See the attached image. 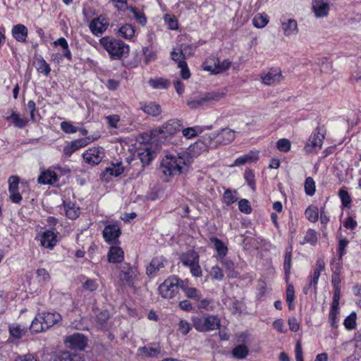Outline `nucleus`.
<instances>
[{
    "label": "nucleus",
    "instance_id": "nucleus-1",
    "mask_svg": "<svg viewBox=\"0 0 361 361\" xmlns=\"http://www.w3.org/2000/svg\"><path fill=\"white\" fill-rule=\"evenodd\" d=\"M188 161L185 153L167 154L163 157L160 169L166 177H172L183 173Z\"/></svg>",
    "mask_w": 361,
    "mask_h": 361
},
{
    "label": "nucleus",
    "instance_id": "nucleus-2",
    "mask_svg": "<svg viewBox=\"0 0 361 361\" xmlns=\"http://www.w3.org/2000/svg\"><path fill=\"white\" fill-rule=\"evenodd\" d=\"M99 43L113 60L126 58L129 54V46L119 39L106 36L99 39Z\"/></svg>",
    "mask_w": 361,
    "mask_h": 361
},
{
    "label": "nucleus",
    "instance_id": "nucleus-3",
    "mask_svg": "<svg viewBox=\"0 0 361 361\" xmlns=\"http://www.w3.org/2000/svg\"><path fill=\"white\" fill-rule=\"evenodd\" d=\"M192 326L200 332L214 331L220 327V319L216 315L205 314L191 317Z\"/></svg>",
    "mask_w": 361,
    "mask_h": 361
},
{
    "label": "nucleus",
    "instance_id": "nucleus-4",
    "mask_svg": "<svg viewBox=\"0 0 361 361\" xmlns=\"http://www.w3.org/2000/svg\"><path fill=\"white\" fill-rule=\"evenodd\" d=\"M235 132L230 128H225L211 133L207 135L208 145L210 147H216L219 145H226L234 140Z\"/></svg>",
    "mask_w": 361,
    "mask_h": 361
},
{
    "label": "nucleus",
    "instance_id": "nucleus-5",
    "mask_svg": "<svg viewBox=\"0 0 361 361\" xmlns=\"http://www.w3.org/2000/svg\"><path fill=\"white\" fill-rule=\"evenodd\" d=\"M326 129L324 126H317L311 133L304 150L309 154L317 153L322 149L325 138Z\"/></svg>",
    "mask_w": 361,
    "mask_h": 361
},
{
    "label": "nucleus",
    "instance_id": "nucleus-6",
    "mask_svg": "<svg viewBox=\"0 0 361 361\" xmlns=\"http://www.w3.org/2000/svg\"><path fill=\"white\" fill-rule=\"evenodd\" d=\"M181 281L183 280L176 276L168 277L159 286L158 290L159 294L164 298H173L178 293V289L180 288Z\"/></svg>",
    "mask_w": 361,
    "mask_h": 361
},
{
    "label": "nucleus",
    "instance_id": "nucleus-7",
    "mask_svg": "<svg viewBox=\"0 0 361 361\" xmlns=\"http://www.w3.org/2000/svg\"><path fill=\"white\" fill-rule=\"evenodd\" d=\"M231 62L228 60L220 61L219 59L212 57L207 59L202 65V69L209 71L213 74H219L228 69Z\"/></svg>",
    "mask_w": 361,
    "mask_h": 361
},
{
    "label": "nucleus",
    "instance_id": "nucleus-8",
    "mask_svg": "<svg viewBox=\"0 0 361 361\" xmlns=\"http://www.w3.org/2000/svg\"><path fill=\"white\" fill-rule=\"evenodd\" d=\"M182 129V121L177 119L168 121L161 127L154 130V135L166 137L168 135H173Z\"/></svg>",
    "mask_w": 361,
    "mask_h": 361
},
{
    "label": "nucleus",
    "instance_id": "nucleus-9",
    "mask_svg": "<svg viewBox=\"0 0 361 361\" xmlns=\"http://www.w3.org/2000/svg\"><path fill=\"white\" fill-rule=\"evenodd\" d=\"M82 157L87 164L92 166L97 165L104 157V150L102 147H93L87 149Z\"/></svg>",
    "mask_w": 361,
    "mask_h": 361
},
{
    "label": "nucleus",
    "instance_id": "nucleus-10",
    "mask_svg": "<svg viewBox=\"0 0 361 361\" xmlns=\"http://www.w3.org/2000/svg\"><path fill=\"white\" fill-rule=\"evenodd\" d=\"M139 274L137 267H132L128 263H124L121 266L120 278L130 286H134Z\"/></svg>",
    "mask_w": 361,
    "mask_h": 361
},
{
    "label": "nucleus",
    "instance_id": "nucleus-11",
    "mask_svg": "<svg viewBox=\"0 0 361 361\" xmlns=\"http://www.w3.org/2000/svg\"><path fill=\"white\" fill-rule=\"evenodd\" d=\"M262 82L265 85L274 86L283 80L281 71L278 68H271L267 73L260 75Z\"/></svg>",
    "mask_w": 361,
    "mask_h": 361
},
{
    "label": "nucleus",
    "instance_id": "nucleus-12",
    "mask_svg": "<svg viewBox=\"0 0 361 361\" xmlns=\"http://www.w3.org/2000/svg\"><path fill=\"white\" fill-rule=\"evenodd\" d=\"M65 343L71 349L83 350L87 346V338L82 334L75 333L66 337Z\"/></svg>",
    "mask_w": 361,
    "mask_h": 361
},
{
    "label": "nucleus",
    "instance_id": "nucleus-13",
    "mask_svg": "<svg viewBox=\"0 0 361 361\" xmlns=\"http://www.w3.org/2000/svg\"><path fill=\"white\" fill-rule=\"evenodd\" d=\"M121 228L118 224H109L105 226L103 231V237L106 243L111 245L119 243Z\"/></svg>",
    "mask_w": 361,
    "mask_h": 361
},
{
    "label": "nucleus",
    "instance_id": "nucleus-14",
    "mask_svg": "<svg viewBox=\"0 0 361 361\" xmlns=\"http://www.w3.org/2000/svg\"><path fill=\"white\" fill-rule=\"evenodd\" d=\"M9 198L13 203L18 204L22 201V196L18 191L19 178L12 176L8 178Z\"/></svg>",
    "mask_w": 361,
    "mask_h": 361
},
{
    "label": "nucleus",
    "instance_id": "nucleus-15",
    "mask_svg": "<svg viewBox=\"0 0 361 361\" xmlns=\"http://www.w3.org/2000/svg\"><path fill=\"white\" fill-rule=\"evenodd\" d=\"M166 260L162 256L154 257L146 267V274L150 277H154L157 273L164 268Z\"/></svg>",
    "mask_w": 361,
    "mask_h": 361
},
{
    "label": "nucleus",
    "instance_id": "nucleus-16",
    "mask_svg": "<svg viewBox=\"0 0 361 361\" xmlns=\"http://www.w3.org/2000/svg\"><path fill=\"white\" fill-rule=\"evenodd\" d=\"M109 24V20L106 17L100 16L90 23L89 27L94 35H99L106 31Z\"/></svg>",
    "mask_w": 361,
    "mask_h": 361
},
{
    "label": "nucleus",
    "instance_id": "nucleus-17",
    "mask_svg": "<svg viewBox=\"0 0 361 361\" xmlns=\"http://www.w3.org/2000/svg\"><path fill=\"white\" fill-rule=\"evenodd\" d=\"M39 240L42 247L52 250L57 243V235L53 231L47 230L40 235Z\"/></svg>",
    "mask_w": 361,
    "mask_h": 361
},
{
    "label": "nucleus",
    "instance_id": "nucleus-18",
    "mask_svg": "<svg viewBox=\"0 0 361 361\" xmlns=\"http://www.w3.org/2000/svg\"><path fill=\"white\" fill-rule=\"evenodd\" d=\"M180 289L183 291L185 295L188 298L199 301L202 298V293L199 289L189 286L188 279H185L181 281Z\"/></svg>",
    "mask_w": 361,
    "mask_h": 361
},
{
    "label": "nucleus",
    "instance_id": "nucleus-19",
    "mask_svg": "<svg viewBox=\"0 0 361 361\" xmlns=\"http://www.w3.org/2000/svg\"><path fill=\"white\" fill-rule=\"evenodd\" d=\"M40 318L42 319V322L44 326L48 329L53 326L61 320V316L56 312H43L39 314Z\"/></svg>",
    "mask_w": 361,
    "mask_h": 361
},
{
    "label": "nucleus",
    "instance_id": "nucleus-20",
    "mask_svg": "<svg viewBox=\"0 0 361 361\" xmlns=\"http://www.w3.org/2000/svg\"><path fill=\"white\" fill-rule=\"evenodd\" d=\"M281 28L286 37L296 35L298 32V23L294 19H287L281 21Z\"/></svg>",
    "mask_w": 361,
    "mask_h": 361
},
{
    "label": "nucleus",
    "instance_id": "nucleus-21",
    "mask_svg": "<svg viewBox=\"0 0 361 361\" xmlns=\"http://www.w3.org/2000/svg\"><path fill=\"white\" fill-rule=\"evenodd\" d=\"M312 9L317 18H323L328 15L329 5L324 0H313Z\"/></svg>",
    "mask_w": 361,
    "mask_h": 361
},
{
    "label": "nucleus",
    "instance_id": "nucleus-22",
    "mask_svg": "<svg viewBox=\"0 0 361 361\" xmlns=\"http://www.w3.org/2000/svg\"><path fill=\"white\" fill-rule=\"evenodd\" d=\"M13 37L19 42H24L26 41L28 30L27 27L23 24H17L13 25L11 30Z\"/></svg>",
    "mask_w": 361,
    "mask_h": 361
},
{
    "label": "nucleus",
    "instance_id": "nucleus-23",
    "mask_svg": "<svg viewBox=\"0 0 361 361\" xmlns=\"http://www.w3.org/2000/svg\"><path fill=\"white\" fill-rule=\"evenodd\" d=\"M259 159L258 151H250L248 153L238 157L233 166H242L247 163L256 162Z\"/></svg>",
    "mask_w": 361,
    "mask_h": 361
},
{
    "label": "nucleus",
    "instance_id": "nucleus-24",
    "mask_svg": "<svg viewBox=\"0 0 361 361\" xmlns=\"http://www.w3.org/2000/svg\"><path fill=\"white\" fill-rule=\"evenodd\" d=\"M140 354L148 357H157L161 353L159 343H150L138 349Z\"/></svg>",
    "mask_w": 361,
    "mask_h": 361
},
{
    "label": "nucleus",
    "instance_id": "nucleus-25",
    "mask_svg": "<svg viewBox=\"0 0 361 361\" xmlns=\"http://www.w3.org/2000/svg\"><path fill=\"white\" fill-rule=\"evenodd\" d=\"M200 257L197 252L188 250L180 257V262L185 267H189L199 262Z\"/></svg>",
    "mask_w": 361,
    "mask_h": 361
},
{
    "label": "nucleus",
    "instance_id": "nucleus-26",
    "mask_svg": "<svg viewBox=\"0 0 361 361\" xmlns=\"http://www.w3.org/2000/svg\"><path fill=\"white\" fill-rule=\"evenodd\" d=\"M59 178L56 173L52 170H47L43 171L38 178V182L42 184H56Z\"/></svg>",
    "mask_w": 361,
    "mask_h": 361
},
{
    "label": "nucleus",
    "instance_id": "nucleus-27",
    "mask_svg": "<svg viewBox=\"0 0 361 361\" xmlns=\"http://www.w3.org/2000/svg\"><path fill=\"white\" fill-rule=\"evenodd\" d=\"M124 259V252L117 246H111L108 253V259L111 263H120Z\"/></svg>",
    "mask_w": 361,
    "mask_h": 361
},
{
    "label": "nucleus",
    "instance_id": "nucleus-28",
    "mask_svg": "<svg viewBox=\"0 0 361 361\" xmlns=\"http://www.w3.org/2000/svg\"><path fill=\"white\" fill-rule=\"evenodd\" d=\"M138 157L143 166L148 165L155 157L156 153L149 147H145L138 152Z\"/></svg>",
    "mask_w": 361,
    "mask_h": 361
},
{
    "label": "nucleus",
    "instance_id": "nucleus-29",
    "mask_svg": "<svg viewBox=\"0 0 361 361\" xmlns=\"http://www.w3.org/2000/svg\"><path fill=\"white\" fill-rule=\"evenodd\" d=\"M204 128L211 129L212 126H207L206 128H203L200 126H195L193 127H188L185 128H182V133L183 135L187 139H192L197 136L199 134L202 133Z\"/></svg>",
    "mask_w": 361,
    "mask_h": 361
},
{
    "label": "nucleus",
    "instance_id": "nucleus-30",
    "mask_svg": "<svg viewBox=\"0 0 361 361\" xmlns=\"http://www.w3.org/2000/svg\"><path fill=\"white\" fill-rule=\"evenodd\" d=\"M6 121H10L13 125L18 128H25L29 122V120L25 117H20V115L16 112L6 118Z\"/></svg>",
    "mask_w": 361,
    "mask_h": 361
},
{
    "label": "nucleus",
    "instance_id": "nucleus-31",
    "mask_svg": "<svg viewBox=\"0 0 361 361\" xmlns=\"http://www.w3.org/2000/svg\"><path fill=\"white\" fill-rule=\"evenodd\" d=\"M135 30L134 26L129 23L123 25L118 28L117 31L118 35L126 39H133L135 35Z\"/></svg>",
    "mask_w": 361,
    "mask_h": 361
},
{
    "label": "nucleus",
    "instance_id": "nucleus-32",
    "mask_svg": "<svg viewBox=\"0 0 361 361\" xmlns=\"http://www.w3.org/2000/svg\"><path fill=\"white\" fill-rule=\"evenodd\" d=\"M224 96V93L220 91H212L202 94L205 105L212 104L220 101Z\"/></svg>",
    "mask_w": 361,
    "mask_h": 361
},
{
    "label": "nucleus",
    "instance_id": "nucleus-33",
    "mask_svg": "<svg viewBox=\"0 0 361 361\" xmlns=\"http://www.w3.org/2000/svg\"><path fill=\"white\" fill-rule=\"evenodd\" d=\"M325 263L322 259H318L316 262V267L314 269L313 275L310 276V285L316 286L318 283L321 272L324 269Z\"/></svg>",
    "mask_w": 361,
    "mask_h": 361
},
{
    "label": "nucleus",
    "instance_id": "nucleus-34",
    "mask_svg": "<svg viewBox=\"0 0 361 361\" xmlns=\"http://www.w3.org/2000/svg\"><path fill=\"white\" fill-rule=\"evenodd\" d=\"M66 215L71 219H75L80 215V208L71 202H63Z\"/></svg>",
    "mask_w": 361,
    "mask_h": 361
},
{
    "label": "nucleus",
    "instance_id": "nucleus-35",
    "mask_svg": "<svg viewBox=\"0 0 361 361\" xmlns=\"http://www.w3.org/2000/svg\"><path fill=\"white\" fill-rule=\"evenodd\" d=\"M141 109L145 113L152 116H159L161 111V106L158 104L153 102H148L145 103L142 106Z\"/></svg>",
    "mask_w": 361,
    "mask_h": 361
},
{
    "label": "nucleus",
    "instance_id": "nucleus-36",
    "mask_svg": "<svg viewBox=\"0 0 361 361\" xmlns=\"http://www.w3.org/2000/svg\"><path fill=\"white\" fill-rule=\"evenodd\" d=\"M210 241H211V243H213L214 249L216 250V251L218 253L219 257V258L224 257L227 254L228 248L224 245L223 241H221L220 239H219L216 237L211 238Z\"/></svg>",
    "mask_w": 361,
    "mask_h": 361
},
{
    "label": "nucleus",
    "instance_id": "nucleus-37",
    "mask_svg": "<svg viewBox=\"0 0 361 361\" xmlns=\"http://www.w3.org/2000/svg\"><path fill=\"white\" fill-rule=\"evenodd\" d=\"M54 46H60L63 49V56L68 61L72 60V54L68 43L64 37H60L54 42Z\"/></svg>",
    "mask_w": 361,
    "mask_h": 361
},
{
    "label": "nucleus",
    "instance_id": "nucleus-38",
    "mask_svg": "<svg viewBox=\"0 0 361 361\" xmlns=\"http://www.w3.org/2000/svg\"><path fill=\"white\" fill-rule=\"evenodd\" d=\"M148 84L155 90L166 89L169 86V82L163 78H150L148 81Z\"/></svg>",
    "mask_w": 361,
    "mask_h": 361
},
{
    "label": "nucleus",
    "instance_id": "nucleus-39",
    "mask_svg": "<svg viewBox=\"0 0 361 361\" xmlns=\"http://www.w3.org/2000/svg\"><path fill=\"white\" fill-rule=\"evenodd\" d=\"M37 71L43 73L45 76H48L51 72V68L49 63L41 56L36 59Z\"/></svg>",
    "mask_w": 361,
    "mask_h": 361
},
{
    "label": "nucleus",
    "instance_id": "nucleus-40",
    "mask_svg": "<svg viewBox=\"0 0 361 361\" xmlns=\"http://www.w3.org/2000/svg\"><path fill=\"white\" fill-rule=\"evenodd\" d=\"M269 23V17L266 13H257L252 18V25L257 28H263Z\"/></svg>",
    "mask_w": 361,
    "mask_h": 361
},
{
    "label": "nucleus",
    "instance_id": "nucleus-41",
    "mask_svg": "<svg viewBox=\"0 0 361 361\" xmlns=\"http://www.w3.org/2000/svg\"><path fill=\"white\" fill-rule=\"evenodd\" d=\"M127 10H128L133 14V18L140 25L145 26L147 24V18L142 11L131 6L127 8Z\"/></svg>",
    "mask_w": 361,
    "mask_h": 361
},
{
    "label": "nucleus",
    "instance_id": "nucleus-42",
    "mask_svg": "<svg viewBox=\"0 0 361 361\" xmlns=\"http://www.w3.org/2000/svg\"><path fill=\"white\" fill-rule=\"evenodd\" d=\"M305 217L310 222H317L319 219V209L315 205L309 206L305 212Z\"/></svg>",
    "mask_w": 361,
    "mask_h": 361
},
{
    "label": "nucleus",
    "instance_id": "nucleus-43",
    "mask_svg": "<svg viewBox=\"0 0 361 361\" xmlns=\"http://www.w3.org/2000/svg\"><path fill=\"white\" fill-rule=\"evenodd\" d=\"M317 231L314 229L309 228L306 232L303 240L300 242V244L304 245L305 243H310L312 245H314L317 243Z\"/></svg>",
    "mask_w": 361,
    "mask_h": 361
},
{
    "label": "nucleus",
    "instance_id": "nucleus-44",
    "mask_svg": "<svg viewBox=\"0 0 361 361\" xmlns=\"http://www.w3.org/2000/svg\"><path fill=\"white\" fill-rule=\"evenodd\" d=\"M124 171L123 167L121 163L116 164H111L110 166L106 168L105 173L110 176L118 177Z\"/></svg>",
    "mask_w": 361,
    "mask_h": 361
},
{
    "label": "nucleus",
    "instance_id": "nucleus-45",
    "mask_svg": "<svg viewBox=\"0 0 361 361\" xmlns=\"http://www.w3.org/2000/svg\"><path fill=\"white\" fill-rule=\"evenodd\" d=\"M9 332L13 338L19 339L25 334L26 330L18 324H12L9 326Z\"/></svg>",
    "mask_w": 361,
    "mask_h": 361
},
{
    "label": "nucleus",
    "instance_id": "nucleus-46",
    "mask_svg": "<svg viewBox=\"0 0 361 361\" xmlns=\"http://www.w3.org/2000/svg\"><path fill=\"white\" fill-rule=\"evenodd\" d=\"M42 319L40 318L39 314L32 320V324L30 325V330L34 333H39L44 330H47V328L44 326V324L42 322Z\"/></svg>",
    "mask_w": 361,
    "mask_h": 361
},
{
    "label": "nucleus",
    "instance_id": "nucleus-47",
    "mask_svg": "<svg viewBox=\"0 0 361 361\" xmlns=\"http://www.w3.org/2000/svg\"><path fill=\"white\" fill-rule=\"evenodd\" d=\"M276 147L281 152H288L291 149V142L287 138H281L276 142Z\"/></svg>",
    "mask_w": 361,
    "mask_h": 361
},
{
    "label": "nucleus",
    "instance_id": "nucleus-48",
    "mask_svg": "<svg viewBox=\"0 0 361 361\" xmlns=\"http://www.w3.org/2000/svg\"><path fill=\"white\" fill-rule=\"evenodd\" d=\"M338 197L341 199V204L343 207H350L352 202L351 197L345 189L341 188L338 191Z\"/></svg>",
    "mask_w": 361,
    "mask_h": 361
},
{
    "label": "nucleus",
    "instance_id": "nucleus-49",
    "mask_svg": "<svg viewBox=\"0 0 361 361\" xmlns=\"http://www.w3.org/2000/svg\"><path fill=\"white\" fill-rule=\"evenodd\" d=\"M56 361H84V359L80 355L66 352Z\"/></svg>",
    "mask_w": 361,
    "mask_h": 361
},
{
    "label": "nucleus",
    "instance_id": "nucleus-50",
    "mask_svg": "<svg viewBox=\"0 0 361 361\" xmlns=\"http://www.w3.org/2000/svg\"><path fill=\"white\" fill-rule=\"evenodd\" d=\"M99 287V283L97 280L89 278H84L82 282V288L87 291H95Z\"/></svg>",
    "mask_w": 361,
    "mask_h": 361
},
{
    "label": "nucleus",
    "instance_id": "nucleus-51",
    "mask_svg": "<svg viewBox=\"0 0 361 361\" xmlns=\"http://www.w3.org/2000/svg\"><path fill=\"white\" fill-rule=\"evenodd\" d=\"M232 353L235 357L238 359H243L247 355L248 349L244 345H238L233 348Z\"/></svg>",
    "mask_w": 361,
    "mask_h": 361
},
{
    "label": "nucleus",
    "instance_id": "nucleus-52",
    "mask_svg": "<svg viewBox=\"0 0 361 361\" xmlns=\"http://www.w3.org/2000/svg\"><path fill=\"white\" fill-rule=\"evenodd\" d=\"M305 193L309 196H312L315 193V182L312 177H307L305 180Z\"/></svg>",
    "mask_w": 361,
    "mask_h": 361
},
{
    "label": "nucleus",
    "instance_id": "nucleus-53",
    "mask_svg": "<svg viewBox=\"0 0 361 361\" xmlns=\"http://www.w3.org/2000/svg\"><path fill=\"white\" fill-rule=\"evenodd\" d=\"M209 275L212 279L216 281H222L224 278V274L222 269L219 266H213L211 268Z\"/></svg>",
    "mask_w": 361,
    "mask_h": 361
},
{
    "label": "nucleus",
    "instance_id": "nucleus-54",
    "mask_svg": "<svg viewBox=\"0 0 361 361\" xmlns=\"http://www.w3.org/2000/svg\"><path fill=\"white\" fill-rule=\"evenodd\" d=\"M61 129L66 133L73 134L78 131L79 128L74 126L70 121H63L60 124Z\"/></svg>",
    "mask_w": 361,
    "mask_h": 361
},
{
    "label": "nucleus",
    "instance_id": "nucleus-55",
    "mask_svg": "<svg viewBox=\"0 0 361 361\" xmlns=\"http://www.w3.org/2000/svg\"><path fill=\"white\" fill-rule=\"evenodd\" d=\"M245 180L247 185L254 191L255 190V180L254 173L250 170H245L244 173Z\"/></svg>",
    "mask_w": 361,
    "mask_h": 361
},
{
    "label": "nucleus",
    "instance_id": "nucleus-56",
    "mask_svg": "<svg viewBox=\"0 0 361 361\" xmlns=\"http://www.w3.org/2000/svg\"><path fill=\"white\" fill-rule=\"evenodd\" d=\"M343 324L348 330L354 329L356 326V314L352 312L344 320Z\"/></svg>",
    "mask_w": 361,
    "mask_h": 361
},
{
    "label": "nucleus",
    "instance_id": "nucleus-57",
    "mask_svg": "<svg viewBox=\"0 0 361 361\" xmlns=\"http://www.w3.org/2000/svg\"><path fill=\"white\" fill-rule=\"evenodd\" d=\"M36 273L37 278L39 283H46L49 281L50 275L45 269H38Z\"/></svg>",
    "mask_w": 361,
    "mask_h": 361
},
{
    "label": "nucleus",
    "instance_id": "nucleus-58",
    "mask_svg": "<svg viewBox=\"0 0 361 361\" xmlns=\"http://www.w3.org/2000/svg\"><path fill=\"white\" fill-rule=\"evenodd\" d=\"M171 59L176 61L178 64V66L180 63L181 61H185V57L183 55L180 48H175L171 53Z\"/></svg>",
    "mask_w": 361,
    "mask_h": 361
},
{
    "label": "nucleus",
    "instance_id": "nucleus-59",
    "mask_svg": "<svg viewBox=\"0 0 361 361\" xmlns=\"http://www.w3.org/2000/svg\"><path fill=\"white\" fill-rule=\"evenodd\" d=\"M164 20L169 29L173 30L178 29V21L173 16L166 14L164 16Z\"/></svg>",
    "mask_w": 361,
    "mask_h": 361
},
{
    "label": "nucleus",
    "instance_id": "nucleus-60",
    "mask_svg": "<svg viewBox=\"0 0 361 361\" xmlns=\"http://www.w3.org/2000/svg\"><path fill=\"white\" fill-rule=\"evenodd\" d=\"M295 298V290L293 285L290 284L288 286L286 289V302L288 303L289 309L293 308V302Z\"/></svg>",
    "mask_w": 361,
    "mask_h": 361
},
{
    "label": "nucleus",
    "instance_id": "nucleus-61",
    "mask_svg": "<svg viewBox=\"0 0 361 361\" xmlns=\"http://www.w3.org/2000/svg\"><path fill=\"white\" fill-rule=\"evenodd\" d=\"M105 119L107 121V124L109 128H117L118 123L120 121V116L118 114H112L109 115L105 117Z\"/></svg>",
    "mask_w": 361,
    "mask_h": 361
},
{
    "label": "nucleus",
    "instance_id": "nucleus-62",
    "mask_svg": "<svg viewBox=\"0 0 361 361\" xmlns=\"http://www.w3.org/2000/svg\"><path fill=\"white\" fill-rule=\"evenodd\" d=\"M238 208L241 212L245 213L246 214H250L252 212V207L250 206V204L249 201L246 199H241L238 202Z\"/></svg>",
    "mask_w": 361,
    "mask_h": 361
},
{
    "label": "nucleus",
    "instance_id": "nucleus-63",
    "mask_svg": "<svg viewBox=\"0 0 361 361\" xmlns=\"http://www.w3.org/2000/svg\"><path fill=\"white\" fill-rule=\"evenodd\" d=\"M180 63L179 64V66L178 67L180 69V77L184 80H187V79L190 78L191 74H190V71L188 68V66L187 65V63L185 61H181Z\"/></svg>",
    "mask_w": 361,
    "mask_h": 361
},
{
    "label": "nucleus",
    "instance_id": "nucleus-64",
    "mask_svg": "<svg viewBox=\"0 0 361 361\" xmlns=\"http://www.w3.org/2000/svg\"><path fill=\"white\" fill-rule=\"evenodd\" d=\"M187 105L190 109H197L202 106L205 105L204 102L203 100V98L201 96H200L197 98L190 99L187 102Z\"/></svg>",
    "mask_w": 361,
    "mask_h": 361
}]
</instances>
